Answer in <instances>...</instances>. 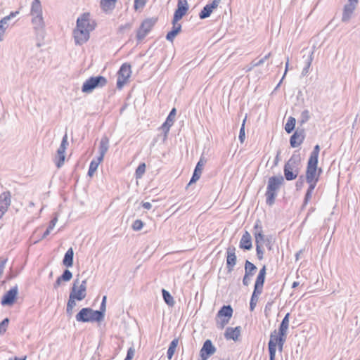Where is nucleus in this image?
I'll return each mask as SVG.
<instances>
[{
	"label": "nucleus",
	"instance_id": "8fccbe9b",
	"mask_svg": "<svg viewBox=\"0 0 360 360\" xmlns=\"http://www.w3.org/2000/svg\"><path fill=\"white\" fill-rule=\"evenodd\" d=\"M256 252H257V256L258 259L262 260L264 257V251L262 249L261 245H258V244L256 245Z\"/></svg>",
	"mask_w": 360,
	"mask_h": 360
},
{
	"label": "nucleus",
	"instance_id": "a18cd8bd",
	"mask_svg": "<svg viewBox=\"0 0 360 360\" xmlns=\"http://www.w3.org/2000/svg\"><path fill=\"white\" fill-rule=\"evenodd\" d=\"M143 226V222L140 219H136L132 224V229L134 231H140Z\"/></svg>",
	"mask_w": 360,
	"mask_h": 360
},
{
	"label": "nucleus",
	"instance_id": "2f4dec72",
	"mask_svg": "<svg viewBox=\"0 0 360 360\" xmlns=\"http://www.w3.org/2000/svg\"><path fill=\"white\" fill-rule=\"evenodd\" d=\"M271 56V53H269L268 54H266V56H264L262 58H261L260 60L256 61V60H252L250 64L249 65H248L246 67V72H250L255 67H257V66H259L261 65H262L267 59L269 58Z\"/></svg>",
	"mask_w": 360,
	"mask_h": 360
},
{
	"label": "nucleus",
	"instance_id": "393cba45",
	"mask_svg": "<svg viewBox=\"0 0 360 360\" xmlns=\"http://www.w3.org/2000/svg\"><path fill=\"white\" fill-rule=\"evenodd\" d=\"M109 148V139L106 136H103L99 143L98 153L99 156L97 158H99L100 160H103V158L108 150Z\"/></svg>",
	"mask_w": 360,
	"mask_h": 360
},
{
	"label": "nucleus",
	"instance_id": "09e8293b",
	"mask_svg": "<svg viewBox=\"0 0 360 360\" xmlns=\"http://www.w3.org/2000/svg\"><path fill=\"white\" fill-rule=\"evenodd\" d=\"M310 118L309 112L307 110L302 111L301 114V123L307 122Z\"/></svg>",
	"mask_w": 360,
	"mask_h": 360
},
{
	"label": "nucleus",
	"instance_id": "338daca9",
	"mask_svg": "<svg viewBox=\"0 0 360 360\" xmlns=\"http://www.w3.org/2000/svg\"><path fill=\"white\" fill-rule=\"evenodd\" d=\"M131 27V25L130 23H126L125 25H121L119 29H120V32H122L123 30H124L126 29H130Z\"/></svg>",
	"mask_w": 360,
	"mask_h": 360
},
{
	"label": "nucleus",
	"instance_id": "f03ea898",
	"mask_svg": "<svg viewBox=\"0 0 360 360\" xmlns=\"http://www.w3.org/2000/svg\"><path fill=\"white\" fill-rule=\"evenodd\" d=\"M30 15L31 22L34 30H42L45 27L43 18L42 6L39 0H33L31 4Z\"/></svg>",
	"mask_w": 360,
	"mask_h": 360
},
{
	"label": "nucleus",
	"instance_id": "b1692460",
	"mask_svg": "<svg viewBox=\"0 0 360 360\" xmlns=\"http://www.w3.org/2000/svg\"><path fill=\"white\" fill-rule=\"evenodd\" d=\"M239 247L240 249L245 250H250L252 248V237L248 231H245L242 236L239 243Z\"/></svg>",
	"mask_w": 360,
	"mask_h": 360
},
{
	"label": "nucleus",
	"instance_id": "f257e3e1",
	"mask_svg": "<svg viewBox=\"0 0 360 360\" xmlns=\"http://www.w3.org/2000/svg\"><path fill=\"white\" fill-rule=\"evenodd\" d=\"M283 182L284 179L282 176H274L269 179L265 193L266 203L268 205L271 206L274 204L278 191Z\"/></svg>",
	"mask_w": 360,
	"mask_h": 360
},
{
	"label": "nucleus",
	"instance_id": "4be33fe9",
	"mask_svg": "<svg viewBox=\"0 0 360 360\" xmlns=\"http://www.w3.org/2000/svg\"><path fill=\"white\" fill-rule=\"evenodd\" d=\"M241 328L237 326L236 328L228 327L226 328L224 333V338L229 340H233L237 341L240 335Z\"/></svg>",
	"mask_w": 360,
	"mask_h": 360
},
{
	"label": "nucleus",
	"instance_id": "69168bd1",
	"mask_svg": "<svg viewBox=\"0 0 360 360\" xmlns=\"http://www.w3.org/2000/svg\"><path fill=\"white\" fill-rule=\"evenodd\" d=\"M134 355V349L131 347L128 349L126 357L129 356L130 359H131L133 358Z\"/></svg>",
	"mask_w": 360,
	"mask_h": 360
},
{
	"label": "nucleus",
	"instance_id": "4d7b16f0",
	"mask_svg": "<svg viewBox=\"0 0 360 360\" xmlns=\"http://www.w3.org/2000/svg\"><path fill=\"white\" fill-rule=\"evenodd\" d=\"M288 65H289V59H288V58H287L286 63H285V72H284V74H283V76L282 79H281V81L279 82V83L277 84V86H276V89H277L279 87V86H280V84H281V82H282L283 79H284V77H285V75H286V73H287V72H288Z\"/></svg>",
	"mask_w": 360,
	"mask_h": 360
},
{
	"label": "nucleus",
	"instance_id": "c9c22d12",
	"mask_svg": "<svg viewBox=\"0 0 360 360\" xmlns=\"http://www.w3.org/2000/svg\"><path fill=\"white\" fill-rule=\"evenodd\" d=\"M264 281H265V277L257 275L256 281L255 283L254 290L262 292Z\"/></svg>",
	"mask_w": 360,
	"mask_h": 360
},
{
	"label": "nucleus",
	"instance_id": "f704fd0d",
	"mask_svg": "<svg viewBox=\"0 0 360 360\" xmlns=\"http://www.w3.org/2000/svg\"><path fill=\"white\" fill-rule=\"evenodd\" d=\"M103 160H100L99 158H97L96 160H91V162H90L89 168V171H88V175L89 176H92L94 174L95 172L98 169L99 164Z\"/></svg>",
	"mask_w": 360,
	"mask_h": 360
},
{
	"label": "nucleus",
	"instance_id": "20e7f679",
	"mask_svg": "<svg viewBox=\"0 0 360 360\" xmlns=\"http://www.w3.org/2000/svg\"><path fill=\"white\" fill-rule=\"evenodd\" d=\"M285 339L286 335H281V333H277L276 330H274L271 333L270 339L268 343L269 360H275L277 345L278 347L279 351L282 352Z\"/></svg>",
	"mask_w": 360,
	"mask_h": 360
},
{
	"label": "nucleus",
	"instance_id": "9d476101",
	"mask_svg": "<svg viewBox=\"0 0 360 360\" xmlns=\"http://www.w3.org/2000/svg\"><path fill=\"white\" fill-rule=\"evenodd\" d=\"M157 20L155 18H147L144 20L136 33V39L139 41H142L146 35L150 32L155 25Z\"/></svg>",
	"mask_w": 360,
	"mask_h": 360
},
{
	"label": "nucleus",
	"instance_id": "49530a36",
	"mask_svg": "<svg viewBox=\"0 0 360 360\" xmlns=\"http://www.w3.org/2000/svg\"><path fill=\"white\" fill-rule=\"evenodd\" d=\"M8 323H9V319L8 318L4 319L0 323V334L6 332V328L8 325Z\"/></svg>",
	"mask_w": 360,
	"mask_h": 360
},
{
	"label": "nucleus",
	"instance_id": "e433bc0d",
	"mask_svg": "<svg viewBox=\"0 0 360 360\" xmlns=\"http://www.w3.org/2000/svg\"><path fill=\"white\" fill-rule=\"evenodd\" d=\"M261 293H262L261 292H258V291H255V290L253 291L251 299H250V310L251 311H254V309L257 305V301H258V297Z\"/></svg>",
	"mask_w": 360,
	"mask_h": 360
},
{
	"label": "nucleus",
	"instance_id": "f8f14e48",
	"mask_svg": "<svg viewBox=\"0 0 360 360\" xmlns=\"http://www.w3.org/2000/svg\"><path fill=\"white\" fill-rule=\"evenodd\" d=\"M117 74V87L122 89L131 74V65L128 63L122 64Z\"/></svg>",
	"mask_w": 360,
	"mask_h": 360
},
{
	"label": "nucleus",
	"instance_id": "a211bd4d",
	"mask_svg": "<svg viewBox=\"0 0 360 360\" xmlns=\"http://www.w3.org/2000/svg\"><path fill=\"white\" fill-rule=\"evenodd\" d=\"M215 352L216 348L212 345V341L210 340H205L200 351L201 360H207L211 355L214 354Z\"/></svg>",
	"mask_w": 360,
	"mask_h": 360
},
{
	"label": "nucleus",
	"instance_id": "bb28decb",
	"mask_svg": "<svg viewBox=\"0 0 360 360\" xmlns=\"http://www.w3.org/2000/svg\"><path fill=\"white\" fill-rule=\"evenodd\" d=\"M307 184H309V188L306 192L304 202L302 207H305L309 201L311 200L313 191L319 181V180H313L312 181H306Z\"/></svg>",
	"mask_w": 360,
	"mask_h": 360
},
{
	"label": "nucleus",
	"instance_id": "ddd939ff",
	"mask_svg": "<svg viewBox=\"0 0 360 360\" xmlns=\"http://www.w3.org/2000/svg\"><path fill=\"white\" fill-rule=\"evenodd\" d=\"M68 145V136L65 134L62 139L61 143L57 150V155L56 156V165L58 168H60L65 161V153Z\"/></svg>",
	"mask_w": 360,
	"mask_h": 360
},
{
	"label": "nucleus",
	"instance_id": "c756f323",
	"mask_svg": "<svg viewBox=\"0 0 360 360\" xmlns=\"http://www.w3.org/2000/svg\"><path fill=\"white\" fill-rule=\"evenodd\" d=\"M289 317L290 314L287 313L284 318L283 319L281 323L278 328V333H281V335H286L287 330L289 326Z\"/></svg>",
	"mask_w": 360,
	"mask_h": 360
},
{
	"label": "nucleus",
	"instance_id": "0eeeda50",
	"mask_svg": "<svg viewBox=\"0 0 360 360\" xmlns=\"http://www.w3.org/2000/svg\"><path fill=\"white\" fill-rule=\"evenodd\" d=\"M86 279L79 282V278H76L72 284L70 290V297H73L77 299V301H82L86 296Z\"/></svg>",
	"mask_w": 360,
	"mask_h": 360
},
{
	"label": "nucleus",
	"instance_id": "79ce46f5",
	"mask_svg": "<svg viewBox=\"0 0 360 360\" xmlns=\"http://www.w3.org/2000/svg\"><path fill=\"white\" fill-rule=\"evenodd\" d=\"M175 115H176V109L175 108H173L169 114L168 115L167 119H166V124H174V118H175Z\"/></svg>",
	"mask_w": 360,
	"mask_h": 360
},
{
	"label": "nucleus",
	"instance_id": "a19ab883",
	"mask_svg": "<svg viewBox=\"0 0 360 360\" xmlns=\"http://www.w3.org/2000/svg\"><path fill=\"white\" fill-rule=\"evenodd\" d=\"M146 172V164L141 163L136 169L135 176L136 179H141Z\"/></svg>",
	"mask_w": 360,
	"mask_h": 360
},
{
	"label": "nucleus",
	"instance_id": "c03bdc74",
	"mask_svg": "<svg viewBox=\"0 0 360 360\" xmlns=\"http://www.w3.org/2000/svg\"><path fill=\"white\" fill-rule=\"evenodd\" d=\"M245 119L243 122V124L240 127V132H239V140H240V143H243L245 141Z\"/></svg>",
	"mask_w": 360,
	"mask_h": 360
},
{
	"label": "nucleus",
	"instance_id": "9b49d317",
	"mask_svg": "<svg viewBox=\"0 0 360 360\" xmlns=\"http://www.w3.org/2000/svg\"><path fill=\"white\" fill-rule=\"evenodd\" d=\"M96 23L90 17L89 13H84L77 20V26L81 29H85L89 32L93 31Z\"/></svg>",
	"mask_w": 360,
	"mask_h": 360
},
{
	"label": "nucleus",
	"instance_id": "774afa93",
	"mask_svg": "<svg viewBox=\"0 0 360 360\" xmlns=\"http://www.w3.org/2000/svg\"><path fill=\"white\" fill-rule=\"evenodd\" d=\"M142 207L144 208V209H146V210H150L151 207H152V205L150 202H143L142 204Z\"/></svg>",
	"mask_w": 360,
	"mask_h": 360
},
{
	"label": "nucleus",
	"instance_id": "ea45409f",
	"mask_svg": "<svg viewBox=\"0 0 360 360\" xmlns=\"http://www.w3.org/2000/svg\"><path fill=\"white\" fill-rule=\"evenodd\" d=\"M320 151V147L319 145H316L311 151L309 158L308 160L318 162L319 155Z\"/></svg>",
	"mask_w": 360,
	"mask_h": 360
},
{
	"label": "nucleus",
	"instance_id": "6e6d98bb",
	"mask_svg": "<svg viewBox=\"0 0 360 360\" xmlns=\"http://www.w3.org/2000/svg\"><path fill=\"white\" fill-rule=\"evenodd\" d=\"M200 176H201V174L200 173L193 172V176H192L188 184L190 185L191 184L196 182L200 179Z\"/></svg>",
	"mask_w": 360,
	"mask_h": 360
},
{
	"label": "nucleus",
	"instance_id": "0e129e2a",
	"mask_svg": "<svg viewBox=\"0 0 360 360\" xmlns=\"http://www.w3.org/2000/svg\"><path fill=\"white\" fill-rule=\"evenodd\" d=\"M303 179H304V176H300L299 179L297 181L296 185H295L297 189H299L300 188L302 187V186L303 184Z\"/></svg>",
	"mask_w": 360,
	"mask_h": 360
},
{
	"label": "nucleus",
	"instance_id": "1a4fd4ad",
	"mask_svg": "<svg viewBox=\"0 0 360 360\" xmlns=\"http://www.w3.org/2000/svg\"><path fill=\"white\" fill-rule=\"evenodd\" d=\"M322 172L323 169L318 167V162L308 160L305 173L306 181L319 180Z\"/></svg>",
	"mask_w": 360,
	"mask_h": 360
},
{
	"label": "nucleus",
	"instance_id": "5701e85b",
	"mask_svg": "<svg viewBox=\"0 0 360 360\" xmlns=\"http://www.w3.org/2000/svg\"><path fill=\"white\" fill-rule=\"evenodd\" d=\"M18 13V11L11 12L8 15L5 16L0 20V41L3 40V35L8 27V20H10L12 18L15 17Z\"/></svg>",
	"mask_w": 360,
	"mask_h": 360
},
{
	"label": "nucleus",
	"instance_id": "5fc2aeb1",
	"mask_svg": "<svg viewBox=\"0 0 360 360\" xmlns=\"http://www.w3.org/2000/svg\"><path fill=\"white\" fill-rule=\"evenodd\" d=\"M76 301H77V299H75L73 296L72 297L69 296V300L67 303V307L74 309V307L76 306Z\"/></svg>",
	"mask_w": 360,
	"mask_h": 360
},
{
	"label": "nucleus",
	"instance_id": "58836bf2",
	"mask_svg": "<svg viewBox=\"0 0 360 360\" xmlns=\"http://www.w3.org/2000/svg\"><path fill=\"white\" fill-rule=\"evenodd\" d=\"M295 119L292 117H290L285 125V131L288 134L291 133L295 129Z\"/></svg>",
	"mask_w": 360,
	"mask_h": 360
},
{
	"label": "nucleus",
	"instance_id": "72a5a7b5",
	"mask_svg": "<svg viewBox=\"0 0 360 360\" xmlns=\"http://www.w3.org/2000/svg\"><path fill=\"white\" fill-rule=\"evenodd\" d=\"M116 0H101V6L104 11L112 10L115 8Z\"/></svg>",
	"mask_w": 360,
	"mask_h": 360
},
{
	"label": "nucleus",
	"instance_id": "4468645a",
	"mask_svg": "<svg viewBox=\"0 0 360 360\" xmlns=\"http://www.w3.org/2000/svg\"><path fill=\"white\" fill-rule=\"evenodd\" d=\"M18 293V285H15L11 288L6 294L3 296L1 304L2 306H11L15 302L17 295Z\"/></svg>",
	"mask_w": 360,
	"mask_h": 360
},
{
	"label": "nucleus",
	"instance_id": "864d4df0",
	"mask_svg": "<svg viewBox=\"0 0 360 360\" xmlns=\"http://www.w3.org/2000/svg\"><path fill=\"white\" fill-rule=\"evenodd\" d=\"M204 163L202 162V159H200L198 162L197 163L195 168L194 169L195 172L202 174V170L203 167Z\"/></svg>",
	"mask_w": 360,
	"mask_h": 360
},
{
	"label": "nucleus",
	"instance_id": "f3484780",
	"mask_svg": "<svg viewBox=\"0 0 360 360\" xmlns=\"http://www.w3.org/2000/svg\"><path fill=\"white\" fill-rule=\"evenodd\" d=\"M236 251V248L232 245L226 248V268L229 272H231L236 264L237 257Z\"/></svg>",
	"mask_w": 360,
	"mask_h": 360
},
{
	"label": "nucleus",
	"instance_id": "603ef678",
	"mask_svg": "<svg viewBox=\"0 0 360 360\" xmlns=\"http://www.w3.org/2000/svg\"><path fill=\"white\" fill-rule=\"evenodd\" d=\"M105 310H106V304H104V303L101 304L99 310H95V311H96V313H101V321H103L104 319Z\"/></svg>",
	"mask_w": 360,
	"mask_h": 360
},
{
	"label": "nucleus",
	"instance_id": "cd10ccee",
	"mask_svg": "<svg viewBox=\"0 0 360 360\" xmlns=\"http://www.w3.org/2000/svg\"><path fill=\"white\" fill-rule=\"evenodd\" d=\"M181 25L177 22L172 21V28L167 35L166 39L169 41H173L174 37L181 32Z\"/></svg>",
	"mask_w": 360,
	"mask_h": 360
},
{
	"label": "nucleus",
	"instance_id": "de8ad7c7",
	"mask_svg": "<svg viewBox=\"0 0 360 360\" xmlns=\"http://www.w3.org/2000/svg\"><path fill=\"white\" fill-rule=\"evenodd\" d=\"M147 2V0H134V9L136 11L139 8H143Z\"/></svg>",
	"mask_w": 360,
	"mask_h": 360
},
{
	"label": "nucleus",
	"instance_id": "2eb2a0df",
	"mask_svg": "<svg viewBox=\"0 0 360 360\" xmlns=\"http://www.w3.org/2000/svg\"><path fill=\"white\" fill-rule=\"evenodd\" d=\"M73 35L75 44L77 45H82L89 40L90 37V32L85 29H81L76 27L73 30Z\"/></svg>",
	"mask_w": 360,
	"mask_h": 360
},
{
	"label": "nucleus",
	"instance_id": "bf43d9fd",
	"mask_svg": "<svg viewBox=\"0 0 360 360\" xmlns=\"http://www.w3.org/2000/svg\"><path fill=\"white\" fill-rule=\"evenodd\" d=\"M175 348L174 347H171L169 346V348L167 349V358L168 359H171L175 352Z\"/></svg>",
	"mask_w": 360,
	"mask_h": 360
},
{
	"label": "nucleus",
	"instance_id": "37998d69",
	"mask_svg": "<svg viewBox=\"0 0 360 360\" xmlns=\"http://www.w3.org/2000/svg\"><path fill=\"white\" fill-rule=\"evenodd\" d=\"M63 281H69L72 277V272L68 270V269H65L63 274L59 276Z\"/></svg>",
	"mask_w": 360,
	"mask_h": 360
},
{
	"label": "nucleus",
	"instance_id": "c85d7f7f",
	"mask_svg": "<svg viewBox=\"0 0 360 360\" xmlns=\"http://www.w3.org/2000/svg\"><path fill=\"white\" fill-rule=\"evenodd\" d=\"M74 251L72 248H69L65 254L63 259V264L66 267H72L73 265Z\"/></svg>",
	"mask_w": 360,
	"mask_h": 360
},
{
	"label": "nucleus",
	"instance_id": "473e14b6",
	"mask_svg": "<svg viewBox=\"0 0 360 360\" xmlns=\"http://www.w3.org/2000/svg\"><path fill=\"white\" fill-rule=\"evenodd\" d=\"M257 270L256 266L248 260L245 261V274H247L251 277L254 276Z\"/></svg>",
	"mask_w": 360,
	"mask_h": 360
},
{
	"label": "nucleus",
	"instance_id": "7c9ffc66",
	"mask_svg": "<svg viewBox=\"0 0 360 360\" xmlns=\"http://www.w3.org/2000/svg\"><path fill=\"white\" fill-rule=\"evenodd\" d=\"M214 9H215V8L214 7V4H207L203 7L202 11L199 13V18L200 19H205L210 17Z\"/></svg>",
	"mask_w": 360,
	"mask_h": 360
},
{
	"label": "nucleus",
	"instance_id": "7ed1b4c3",
	"mask_svg": "<svg viewBox=\"0 0 360 360\" xmlns=\"http://www.w3.org/2000/svg\"><path fill=\"white\" fill-rule=\"evenodd\" d=\"M300 158L298 155L293 154L284 165V176L287 181L295 179L300 172Z\"/></svg>",
	"mask_w": 360,
	"mask_h": 360
},
{
	"label": "nucleus",
	"instance_id": "680f3d73",
	"mask_svg": "<svg viewBox=\"0 0 360 360\" xmlns=\"http://www.w3.org/2000/svg\"><path fill=\"white\" fill-rule=\"evenodd\" d=\"M6 262H7V259H4L1 260L0 262V276L4 273Z\"/></svg>",
	"mask_w": 360,
	"mask_h": 360
},
{
	"label": "nucleus",
	"instance_id": "6e6552de",
	"mask_svg": "<svg viewBox=\"0 0 360 360\" xmlns=\"http://www.w3.org/2000/svg\"><path fill=\"white\" fill-rule=\"evenodd\" d=\"M233 314V309L230 305H224L217 314V326L223 329L229 323Z\"/></svg>",
	"mask_w": 360,
	"mask_h": 360
},
{
	"label": "nucleus",
	"instance_id": "423d86ee",
	"mask_svg": "<svg viewBox=\"0 0 360 360\" xmlns=\"http://www.w3.org/2000/svg\"><path fill=\"white\" fill-rule=\"evenodd\" d=\"M106 84L107 79L103 76L91 77L84 82L82 86V91L83 93L89 94L96 88L103 87Z\"/></svg>",
	"mask_w": 360,
	"mask_h": 360
},
{
	"label": "nucleus",
	"instance_id": "6ab92c4d",
	"mask_svg": "<svg viewBox=\"0 0 360 360\" xmlns=\"http://www.w3.org/2000/svg\"><path fill=\"white\" fill-rule=\"evenodd\" d=\"M188 9L187 0H178L177 9L174 13L172 21L178 22L186 14Z\"/></svg>",
	"mask_w": 360,
	"mask_h": 360
},
{
	"label": "nucleus",
	"instance_id": "052dcab7",
	"mask_svg": "<svg viewBox=\"0 0 360 360\" xmlns=\"http://www.w3.org/2000/svg\"><path fill=\"white\" fill-rule=\"evenodd\" d=\"M57 221H58V217H57V216H55L49 222V224L48 226L49 228V229H53Z\"/></svg>",
	"mask_w": 360,
	"mask_h": 360
},
{
	"label": "nucleus",
	"instance_id": "e2e57ef3",
	"mask_svg": "<svg viewBox=\"0 0 360 360\" xmlns=\"http://www.w3.org/2000/svg\"><path fill=\"white\" fill-rule=\"evenodd\" d=\"M172 126V124H167L165 121L162 125V129L167 134L169 131V129Z\"/></svg>",
	"mask_w": 360,
	"mask_h": 360
},
{
	"label": "nucleus",
	"instance_id": "3c124183",
	"mask_svg": "<svg viewBox=\"0 0 360 360\" xmlns=\"http://www.w3.org/2000/svg\"><path fill=\"white\" fill-rule=\"evenodd\" d=\"M313 54L314 53L313 52H311L308 56L306 58V59L304 60V66L305 67H307V68H310L311 65V62L313 60Z\"/></svg>",
	"mask_w": 360,
	"mask_h": 360
},
{
	"label": "nucleus",
	"instance_id": "aec40b11",
	"mask_svg": "<svg viewBox=\"0 0 360 360\" xmlns=\"http://www.w3.org/2000/svg\"><path fill=\"white\" fill-rule=\"evenodd\" d=\"M11 204V193L9 191H4L0 194V212L4 214L8 211Z\"/></svg>",
	"mask_w": 360,
	"mask_h": 360
},
{
	"label": "nucleus",
	"instance_id": "412c9836",
	"mask_svg": "<svg viewBox=\"0 0 360 360\" xmlns=\"http://www.w3.org/2000/svg\"><path fill=\"white\" fill-rule=\"evenodd\" d=\"M305 138V133L304 129H297L290 139V143L291 147L296 148L300 146L304 141Z\"/></svg>",
	"mask_w": 360,
	"mask_h": 360
},
{
	"label": "nucleus",
	"instance_id": "13d9d810",
	"mask_svg": "<svg viewBox=\"0 0 360 360\" xmlns=\"http://www.w3.org/2000/svg\"><path fill=\"white\" fill-rule=\"evenodd\" d=\"M251 278V276L245 274L243 278V284L245 286H248L250 283Z\"/></svg>",
	"mask_w": 360,
	"mask_h": 360
},
{
	"label": "nucleus",
	"instance_id": "39448f33",
	"mask_svg": "<svg viewBox=\"0 0 360 360\" xmlns=\"http://www.w3.org/2000/svg\"><path fill=\"white\" fill-rule=\"evenodd\" d=\"M78 322H100L101 321V313H96L95 310L89 307L82 308L75 316Z\"/></svg>",
	"mask_w": 360,
	"mask_h": 360
},
{
	"label": "nucleus",
	"instance_id": "dca6fc26",
	"mask_svg": "<svg viewBox=\"0 0 360 360\" xmlns=\"http://www.w3.org/2000/svg\"><path fill=\"white\" fill-rule=\"evenodd\" d=\"M359 3V0H348V3L344 6L342 21V22H348L352 15L353 14L357 4Z\"/></svg>",
	"mask_w": 360,
	"mask_h": 360
},
{
	"label": "nucleus",
	"instance_id": "4c0bfd02",
	"mask_svg": "<svg viewBox=\"0 0 360 360\" xmlns=\"http://www.w3.org/2000/svg\"><path fill=\"white\" fill-rule=\"evenodd\" d=\"M162 297L164 301L170 307H172L174 304V300L171 294L166 290L162 289Z\"/></svg>",
	"mask_w": 360,
	"mask_h": 360
},
{
	"label": "nucleus",
	"instance_id": "a878e982",
	"mask_svg": "<svg viewBox=\"0 0 360 360\" xmlns=\"http://www.w3.org/2000/svg\"><path fill=\"white\" fill-rule=\"evenodd\" d=\"M253 234L255 238V244L262 245L264 243V235L262 233V227L259 225V221H257L254 226Z\"/></svg>",
	"mask_w": 360,
	"mask_h": 360
}]
</instances>
